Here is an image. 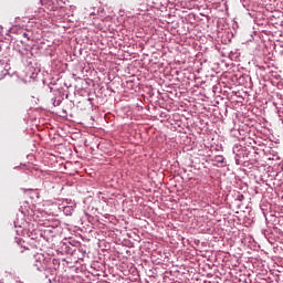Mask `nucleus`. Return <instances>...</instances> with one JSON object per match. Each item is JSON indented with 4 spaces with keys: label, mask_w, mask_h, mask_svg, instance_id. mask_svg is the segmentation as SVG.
I'll return each instance as SVG.
<instances>
[{
    "label": "nucleus",
    "mask_w": 283,
    "mask_h": 283,
    "mask_svg": "<svg viewBox=\"0 0 283 283\" xmlns=\"http://www.w3.org/2000/svg\"><path fill=\"white\" fill-rule=\"evenodd\" d=\"M2 77H0V81H1Z\"/></svg>",
    "instance_id": "obj_1"
}]
</instances>
